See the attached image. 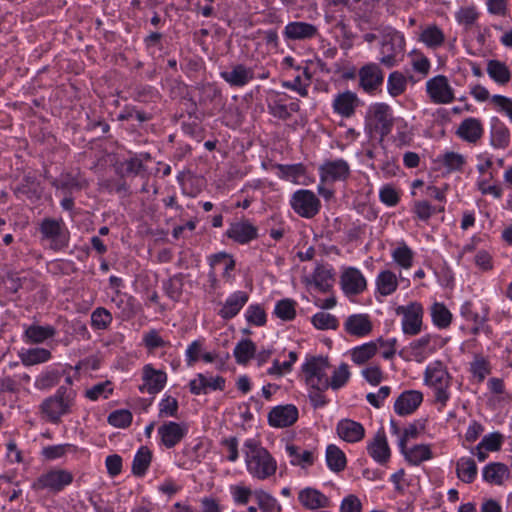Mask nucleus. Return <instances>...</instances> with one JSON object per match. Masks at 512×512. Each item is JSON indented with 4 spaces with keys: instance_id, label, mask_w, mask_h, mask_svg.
Wrapping results in <instances>:
<instances>
[{
    "instance_id": "obj_10",
    "label": "nucleus",
    "mask_w": 512,
    "mask_h": 512,
    "mask_svg": "<svg viewBox=\"0 0 512 512\" xmlns=\"http://www.w3.org/2000/svg\"><path fill=\"white\" fill-rule=\"evenodd\" d=\"M289 204L298 216L305 219L315 217L321 209L319 198L313 191L308 189L296 190L291 195Z\"/></svg>"
},
{
    "instance_id": "obj_41",
    "label": "nucleus",
    "mask_w": 512,
    "mask_h": 512,
    "mask_svg": "<svg viewBox=\"0 0 512 512\" xmlns=\"http://www.w3.org/2000/svg\"><path fill=\"white\" fill-rule=\"evenodd\" d=\"M152 460V452L149 448L142 446L136 453L132 463L134 475L142 477L146 474Z\"/></svg>"
},
{
    "instance_id": "obj_59",
    "label": "nucleus",
    "mask_w": 512,
    "mask_h": 512,
    "mask_svg": "<svg viewBox=\"0 0 512 512\" xmlns=\"http://www.w3.org/2000/svg\"><path fill=\"white\" fill-rule=\"evenodd\" d=\"M470 371L479 382H482L491 372L490 363L483 356H476L470 364Z\"/></svg>"
},
{
    "instance_id": "obj_6",
    "label": "nucleus",
    "mask_w": 512,
    "mask_h": 512,
    "mask_svg": "<svg viewBox=\"0 0 512 512\" xmlns=\"http://www.w3.org/2000/svg\"><path fill=\"white\" fill-rule=\"evenodd\" d=\"M41 242L53 251L68 247L70 233L62 220L46 218L40 224Z\"/></svg>"
},
{
    "instance_id": "obj_35",
    "label": "nucleus",
    "mask_w": 512,
    "mask_h": 512,
    "mask_svg": "<svg viewBox=\"0 0 512 512\" xmlns=\"http://www.w3.org/2000/svg\"><path fill=\"white\" fill-rule=\"evenodd\" d=\"M415 253L405 241H399L391 250L393 262L403 270H409L413 266Z\"/></svg>"
},
{
    "instance_id": "obj_19",
    "label": "nucleus",
    "mask_w": 512,
    "mask_h": 512,
    "mask_svg": "<svg viewBox=\"0 0 512 512\" xmlns=\"http://www.w3.org/2000/svg\"><path fill=\"white\" fill-rule=\"evenodd\" d=\"M484 131V125L481 119L467 117L459 123L455 135L468 144L476 145L483 138Z\"/></svg>"
},
{
    "instance_id": "obj_48",
    "label": "nucleus",
    "mask_w": 512,
    "mask_h": 512,
    "mask_svg": "<svg viewBox=\"0 0 512 512\" xmlns=\"http://www.w3.org/2000/svg\"><path fill=\"white\" fill-rule=\"evenodd\" d=\"M431 317L435 326L447 328L451 324L452 314L443 303H434L431 306Z\"/></svg>"
},
{
    "instance_id": "obj_27",
    "label": "nucleus",
    "mask_w": 512,
    "mask_h": 512,
    "mask_svg": "<svg viewBox=\"0 0 512 512\" xmlns=\"http://www.w3.org/2000/svg\"><path fill=\"white\" fill-rule=\"evenodd\" d=\"M189 388L194 395L206 394L209 390L222 391L225 388V379L221 376L208 377L199 373L189 382Z\"/></svg>"
},
{
    "instance_id": "obj_30",
    "label": "nucleus",
    "mask_w": 512,
    "mask_h": 512,
    "mask_svg": "<svg viewBox=\"0 0 512 512\" xmlns=\"http://www.w3.org/2000/svg\"><path fill=\"white\" fill-rule=\"evenodd\" d=\"M226 234L240 244H247L258 237V229L249 221H239L231 224Z\"/></svg>"
},
{
    "instance_id": "obj_46",
    "label": "nucleus",
    "mask_w": 512,
    "mask_h": 512,
    "mask_svg": "<svg viewBox=\"0 0 512 512\" xmlns=\"http://www.w3.org/2000/svg\"><path fill=\"white\" fill-rule=\"evenodd\" d=\"M304 78L300 75L290 81H284L282 87L297 92L301 97L308 96V87L311 81V74L307 68L303 71Z\"/></svg>"
},
{
    "instance_id": "obj_21",
    "label": "nucleus",
    "mask_w": 512,
    "mask_h": 512,
    "mask_svg": "<svg viewBox=\"0 0 512 512\" xmlns=\"http://www.w3.org/2000/svg\"><path fill=\"white\" fill-rule=\"evenodd\" d=\"M367 452L380 465H385L389 461L391 450L383 428L379 429L367 443Z\"/></svg>"
},
{
    "instance_id": "obj_18",
    "label": "nucleus",
    "mask_w": 512,
    "mask_h": 512,
    "mask_svg": "<svg viewBox=\"0 0 512 512\" xmlns=\"http://www.w3.org/2000/svg\"><path fill=\"white\" fill-rule=\"evenodd\" d=\"M157 432L160 443L167 449H171L185 438L188 427L185 423L167 421L158 427Z\"/></svg>"
},
{
    "instance_id": "obj_12",
    "label": "nucleus",
    "mask_w": 512,
    "mask_h": 512,
    "mask_svg": "<svg viewBox=\"0 0 512 512\" xmlns=\"http://www.w3.org/2000/svg\"><path fill=\"white\" fill-rule=\"evenodd\" d=\"M426 94L434 104L447 105L455 100L454 89L445 75H436L425 84Z\"/></svg>"
},
{
    "instance_id": "obj_26",
    "label": "nucleus",
    "mask_w": 512,
    "mask_h": 512,
    "mask_svg": "<svg viewBox=\"0 0 512 512\" xmlns=\"http://www.w3.org/2000/svg\"><path fill=\"white\" fill-rule=\"evenodd\" d=\"M347 334L355 337H365L373 329V324L368 314H352L346 318L343 324Z\"/></svg>"
},
{
    "instance_id": "obj_24",
    "label": "nucleus",
    "mask_w": 512,
    "mask_h": 512,
    "mask_svg": "<svg viewBox=\"0 0 512 512\" xmlns=\"http://www.w3.org/2000/svg\"><path fill=\"white\" fill-rule=\"evenodd\" d=\"M282 33L286 40L305 41L315 38L318 35V28L308 22L293 21L284 27Z\"/></svg>"
},
{
    "instance_id": "obj_3",
    "label": "nucleus",
    "mask_w": 512,
    "mask_h": 512,
    "mask_svg": "<svg viewBox=\"0 0 512 512\" xmlns=\"http://www.w3.org/2000/svg\"><path fill=\"white\" fill-rule=\"evenodd\" d=\"M451 380L447 367L439 360L428 364L424 371V383L433 390L435 401L442 407L450 399Z\"/></svg>"
},
{
    "instance_id": "obj_56",
    "label": "nucleus",
    "mask_w": 512,
    "mask_h": 512,
    "mask_svg": "<svg viewBox=\"0 0 512 512\" xmlns=\"http://www.w3.org/2000/svg\"><path fill=\"white\" fill-rule=\"evenodd\" d=\"M311 322L318 330L336 329L338 327L337 318L327 312H318L311 318Z\"/></svg>"
},
{
    "instance_id": "obj_64",
    "label": "nucleus",
    "mask_w": 512,
    "mask_h": 512,
    "mask_svg": "<svg viewBox=\"0 0 512 512\" xmlns=\"http://www.w3.org/2000/svg\"><path fill=\"white\" fill-rule=\"evenodd\" d=\"M490 101L495 110L505 114L510 122H512V98L504 95H493Z\"/></svg>"
},
{
    "instance_id": "obj_1",
    "label": "nucleus",
    "mask_w": 512,
    "mask_h": 512,
    "mask_svg": "<svg viewBox=\"0 0 512 512\" xmlns=\"http://www.w3.org/2000/svg\"><path fill=\"white\" fill-rule=\"evenodd\" d=\"M247 472L257 480H266L277 471V461L255 439H247L243 444Z\"/></svg>"
},
{
    "instance_id": "obj_47",
    "label": "nucleus",
    "mask_w": 512,
    "mask_h": 512,
    "mask_svg": "<svg viewBox=\"0 0 512 512\" xmlns=\"http://www.w3.org/2000/svg\"><path fill=\"white\" fill-rule=\"evenodd\" d=\"M256 353V346L250 339H243L237 343L233 354L239 364H246Z\"/></svg>"
},
{
    "instance_id": "obj_5",
    "label": "nucleus",
    "mask_w": 512,
    "mask_h": 512,
    "mask_svg": "<svg viewBox=\"0 0 512 512\" xmlns=\"http://www.w3.org/2000/svg\"><path fill=\"white\" fill-rule=\"evenodd\" d=\"M365 122L369 133L378 135L382 140L391 132L394 123L390 106L385 103L370 105L366 113Z\"/></svg>"
},
{
    "instance_id": "obj_38",
    "label": "nucleus",
    "mask_w": 512,
    "mask_h": 512,
    "mask_svg": "<svg viewBox=\"0 0 512 512\" xmlns=\"http://www.w3.org/2000/svg\"><path fill=\"white\" fill-rule=\"evenodd\" d=\"M486 71L489 77L498 85L504 86L511 80V72L508 66L502 61L495 59L488 60Z\"/></svg>"
},
{
    "instance_id": "obj_50",
    "label": "nucleus",
    "mask_w": 512,
    "mask_h": 512,
    "mask_svg": "<svg viewBox=\"0 0 512 512\" xmlns=\"http://www.w3.org/2000/svg\"><path fill=\"white\" fill-rule=\"evenodd\" d=\"M112 321V314L104 307H98L91 313V327L94 330H106Z\"/></svg>"
},
{
    "instance_id": "obj_13",
    "label": "nucleus",
    "mask_w": 512,
    "mask_h": 512,
    "mask_svg": "<svg viewBox=\"0 0 512 512\" xmlns=\"http://www.w3.org/2000/svg\"><path fill=\"white\" fill-rule=\"evenodd\" d=\"M351 173L350 165L342 158L326 160L319 167V177L321 183H333L345 181Z\"/></svg>"
},
{
    "instance_id": "obj_14",
    "label": "nucleus",
    "mask_w": 512,
    "mask_h": 512,
    "mask_svg": "<svg viewBox=\"0 0 512 512\" xmlns=\"http://www.w3.org/2000/svg\"><path fill=\"white\" fill-rule=\"evenodd\" d=\"M340 285L345 295L357 296L367 289V280L358 268L346 267L341 273Z\"/></svg>"
},
{
    "instance_id": "obj_7",
    "label": "nucleus",
    "mask_w": 512,
    "mask_h": 512,
    "mask_svg": "<svg viewBox=\"0 0 512 512\" xmlns=\"http://www.w3.org/2000/svg\"><path fill=\"white\" fill-rule=\"evenodd\" d=\"M437 349V336L426 334L413 340L400 350L399 355L406 361L423 363Z\"/></svg>"
},
{
    "instance_id": "obj_43",
    "label": "nucleus",
    "mask_w": 512,
    "mask_h": 512,
    "mask_svg": "<svg viewBox=\"0 0 512 512\" xmlns=\"http://www.w3.org/2000/svg\"><path fill=\"white\" fill-rule=\"evenodd\" d=\"M441 163L447 172H462L465 165L467 164V159L464 155L447 151L441 156Z\"/></svg>"
},
{
    "instance_id": "obj_15",
    "label": "nucleus",
    "mask_w": 512,
    "mask_h": 512,
    "mask_svg": "<svg viewBox=\"0 0 512 512\" xmlns=\"http://www.w3.org/2000/svg\"><path fill=\"white\" fill-rule=\"evenodd\" d=\"M167 373L160 369H155L151 364H146L142 368V385L139 390L142 393L155 395L162 391L167 383Z\"/></svg>"
},
{
    "instance_id": "obj_25",
    "label": "nucleus",
    "mask_w": 512,
    "mask_h": 512,
    "mask_svg": "<svg viewBox=\"0 0 512 512\" xmlns=\"http://www.w3.org/2000/svg\"><path fill=\"white\" fill-rule=\"evenodd\" d=\"M417 40L430 50H438L446 43V35L441 27L430 23L420 27Z\"/></svg>"
},
{
    "instance_id": "obj_32",
    "label": "nucleus",
    "mask_w": 512,
    "mask_h": 512,
    "mask_svg": "<svg viewBox=\"0 0 512 512\" xmlns=\"http://www.w3.org/2000/svg\"><path fill=\"white\" fill-rule=\"evenodd\" d=\"M483 479L493 485L502 486L510 477L509 467L501 462L487 464L482 471Z\"/></svg>"
},
{
    "instance_id": "obj_11",
    "label": "nucleus",
    "mask_w": 512,
    "mask_h": 512,
    "mask_svg": "<svg viewBox=\"0 0 512 512\" xmlns=\"http://www.w3.org/2000/svg\"><path fill=\"white\" fill-rule=\"evenodd\" d=\"M74 475L72 472L62 468H51L42 473L34 487L44 489L52 493H59L72 484Z\"/></svg>"
},
{
    "instance_id": "obj_45",
    "label": "nucleus",
    "mask_w": 512,
    "mask_h": 512,
    "mask_svg": "<svg viewBox=\"0 0 512 512\" xmlns=\"http://www.w3.org/2000/svg\"><path fill=\"white\" fill-rule=\"evenodd\" d=\"M377 350V342L371 341L364 343L351 350V358L356 364H364L376 354Z\"/></svg>"
},
{
    "instance_id": "obj_33",
    "label": "nucleus",
    "mask_w": 512,
    "mask_h": 512,
    "mask_svg": "<svg viewBox=\"0 0 512 512\" xmlns=\"http://www.w3.org/2000/svg\"><path fill=\"white\" fill-rule=\"evenodd\" d=\"M376 291L381 296L392 295L399 286V280L395 272L390 269L381 270L375 279Z\"/></svg>"
},
{
    "instance_id": "obj_60",
    "label": "nucleus",
    "mask_w": 512,
    "mask_h": 512,
    "mask_svg": "<svg viewBox=\"0 0 512 512\" xmlns=\"http://www.w3.org/2000/svg\"><path fill=\"white\" fill-rule=\"evenodd\" d=\"M60 371L52 368L41 373L35 382V385L40 389H47L55 386L60 379Z\"/></svg>"
},
{
    "instance_id": "obj_9",
    "label": "nucleus",
    "mask_w": 512,
    "mask_h": 512,
    "mask_svg": "<svg viewBox=\"0 0 512 512\" xmlns=\"http://www.w3.org/2000/svg\"><path fill=\"white\" fill-rule=\"evenodd\" d=\"M330 364L326 357H312L307 359L303 364V372L306 375L307 383L318 391L327 390L328 384V369Z\"/></svg>"
},
{
    "instance_id": "obj_49",
    "label": "nucleus",
    "mask_w": 512,
    "mask_h": 512,
    "mask_svg": "<svg viewBox=\"0 0 512 512\" xmlns=\"http://www.w3.org/2000/svg\"><path fill=\"white\" fill-rule=\"evenodd\" d=\"M407 87L406 77L399 71H394L389 74L387 79V91L393 96L397 97L403 94Z\"/></svg>"
},
{
    "instance_id": "obj_44",
    "label": "nucleus",
    "mask_w": 512,
    "mask_h": 512,
    "mask_svg": "<svg viewBox=\"0 0 512 512\" xmlns=\"http://www.w3.org/2000/svg\"><path fill=\"white\" fill-rule=\"evenodd\" d=\"M326 462L334 472H340L346 467V456L336 445H329L326 449Z\"/></svg>"
},
{
    "instance_id": "obj_62",
    "label": "nucleus",
    "mask_w": 512,
    "mask_h": 512,
    "mask_svg": "<svg viewBox=\"0 0 512 512\" xmlns=\"http://www.w3.org/2000/svg\"><path fill=\"white\" fill-rule=\"evenodd\" d=\"M253 496L262 512H272L277 505V500L264 490H255Z\"/></svg>"
},
{
    "instance_id": "obj_16",
    "label": "nucleus",
    "mask_w": 512,
    "mask_h": 512,
    "mask_svg": "<svg viewBox=\"0 0 512 512\" xmlns=\"http://www.w3.org/2000/svg\"><path fill=\"white\" fill-rule=\"evenodd\" d=\"M220 77L233 88H242L255 78L254 69L241 63L231 64L220 72Z\"/></svg>"
},
{
    "instance_id": "obj_52",
    "label": "nucleus",
    "mask_w": 512,
    "mask_h": 512,
    "mask_svg": "<svg viewBox=\"0 0 512 512\" xmlns=\"http://www.w3.org/2000/svg\"><path fill=\"white\" fill-rule=\"evenodd\" d=\"M210 265H211L212 269H216L217 267H220L223 270V272H222L223 277L230 279V277H231L230 273L235 268V261L228 254L219 253V254H215L212 256Z\"/></svg>"
},
{
    "instance_id": "obj_28",
    "label": "nucleus",
    "mask_w": 512,
    "mask_h": 512,
    "mask_svg": "<svg viewBox=\"0 0 512 512\" xmlns=\"http://www.w3.org/2000/svg\"><path fill=\"white\" fill-rule=\"evenodd\" d=\"M423 401V394L417 390H407L399 395L394 403L395 412L400 415L413 413Z\"/></svg>"
},
{
    "instance_id": "obj_20",
    "label": "nucleus",
    "mask_w": 512,
    "mask_h": 512,
    "mask_svg": "<svg viewBox=\"0 0 512 512\" xmlns=\"http://www.w3.org/2000/svg\"><path fill=\"white\" fill-rule=\"evenodd\" d=\"M361 100L358 95L350 90H345L336 94L332 101L333 112L342 118H351L354 116Z\"/></svg>"
},
{
    "instance_id": "obj_42",
    "label": "nucleus",
    "mask_w": 512,
    "mask_h": 512,
    "mask_svg": "<svg viewBox=\"0 0 512 512\" xmlns=\"http://www.w3.org/2000/svg\"><path fill=\"white\" fill-rule=\"evenodd\" d=\"M279 176L282 179L291 181L295 184H300V179L306 174V167L302 163L285 165H277Z\"/></svg>"
},
{
    "instance_id": "obj_40",
    "label": "nucleus",
    "mask_w": 512,
    "mask_h": 512,
    "mask_svg": "<svg viewBox=\"0 0 512 512\" xmlns=\"http://www.w3.org/2000/svg\"><path fill=\"white\" fill-rule=\"evenodd\" d=\"M456 474L464 483H472L477 476V465L470 457H462L456 463Z\"/></svg>"
},
{
    "instance_id": "obj_2",
    "label": "nucleus",
    "mask_w": 512,
    "mask_h": 512,
    "mask_svg": "<svg viewBox=\"0 0 512 512\" xmlns=\"http://www.w3.org/2000/svg\"><path fill=\"white\" fill-rule=\"evenodd\" d=\"M380 33L379 61L387 68L398 65L404 57L406 41L404 35L390 26L378 29Z\"/></svg>"
},
{
    "instance_id": "obj_63",
    "label": "nucleus",
    "mask_w": 512,
    "mask_h": 512,
    "mask_svg": "<svg viewBox=\"0 0 512 512\" xmlns=\"http://www.w3.org/2000/svg\"><path fill=\"white\" fill-rule=\"evenodd\" d=\"M132 414L129 410L120 409L108 416V423L117 428H126L132 422Z\"/></svg>"
},
{
    "instance_id": "obj_23",
    "label": "nucleus",
    "mask_w": 512,
    "mask_h": 512,
    "mask_svg": "<svg viewBox=\"0 0 512 512\" xmlns=\"http://www.w3.org/2000/svg\"><path fill=\"white\" fill-rule=\"evenodd\" d=\"M298 415V409L295 405H279L269 412L268 422L272 427H289L297 421Z\"/></svg>"
},
{
    "instance_id": "obj_37",
    "label": "nucleus",
    "mask_w": 512,
    "mask_h": 512,
    "mask_svg": "<svg viewBox=\"0 0 512 512\" xmlns=\"http://www.w3.org/2000/svg\"><path fill=\"white\" fill-rule=\"evenodd\" d=\"M400 451L411 465H419L423 461L432 458V451L429 445L420 444L407 448L404 443H399Z\"/></svg>"
},
{
    "instance_id": "obj_36",
    "label": "nucleus",
    "mask_w": 512,
    "mask_h": 512,
    "mask_svg": "<svg viewBox=\"0 0 512 512\" xmlns=\"http://www.w3.org/2000/svg\"><path fill=\"white\" fill-rule=\"evenodd\" d=\"M19 272H7L0 275V284L10 293H17L20 289L29 290L32 286V279L22 276Z\"/></svg>"
},
{
    "instance_id": "obj_17",
    "label": "nucleus",
    "mask_w": 512,
    "mask_h": 512,
    "mask_svg": "<svg viewBox=\"0 0 512 512\" xmlns=\"http://www.w3.org/2000/svg\"><path fill=\"white\" fill-rule=\"evenodd\" d=\"M359 86L369 94L379 90L384 81V73L377 63L370 62L358 72Z\"/></svg>"
},
{
    "instance_id": "obj_34",
    "label": "nucleus",
    "mask_w": 512,
    "mask_h": 512,
    "mask_svg": "<svg viewBox=\"0 0 512 512\" xmlns=\"http://www.w3.org/2000/svg\"><path fill=\"white\" fill-rule=\"evenodd\" d=\"M285 449L286 453L290 458V464L293 466H299L303 469L312 466L317 457L315 451L303 450L300 447L293 444L286 445Z\"/></svg>"
},
{
    "instance_id": "obj_55",
    "label": "nucleus",
    "mask_w": 512,
    "mask_h": 512,
    "mask_svg": "<svg viewBox=\"0 0 512 512\" xmlns=\"http://www.w3.org/2000/svg\"><path fill=\"white\" fill-rule=\"evenodd\" d=\"M143 344L149 352H154L158 348L170 346V342L165 340L156 329H151L143 334Z\"/></svg>"
},
{
    "instance_id": "obj_54",
    "label": "nucleus",
    "mask_w": 512,
    "mask_h": 512,
    "mask_svg": "<svg viewBox=\"0 0 512 512\" xmlns=\"http://www.w3.org/2000/svg\"><path fill=\"white\" fill-rule=\"evenodd\" d=\"M245 319L250 325L264 326L267 321V316L261 304H251L245 311Z\"/></svg>"
},
{
    "instance_id": "obj_58",
    "label": "nucleus",
    "mask_w": 512,
    "mask_h": 512,
    "mask_svg": "<svg viewBox=\"0 0 512 512\" xmlns=\"http://www.w3.org/2000/svg\"><path fill=\"white\" fill-rule=\"evenodd\" d=\"M113 392L112 383L110 381L100 382L87 389L85 395L92 401L100 398L107 399Z\"/></svg>"
},
{
    "instance_id": "obj_53",
    "label": "nucleus",
    "mask_w": 512,
    "mask_h": 512,
    "mask_svg": "<svg viewBox=\"0 0 512 512\" xmlns=\"http://www.w3.org/2000/svg\"><path fill=\"white\" fill-rule=\"evenodd\" d=\"M491 143L495 148H506L510 143V131L502 123L495 125L491 131Z\"/></svg>"
},
{
    "instance_id": "obj_57",
    "label": "nucleus",
    "mask_w": 512,
    "mask_h": 512,
    "mask_svg": "<svg viewBox=\"0 0 512 512\" xmlns=\"http://www.w3.org/2000/svg\"><path fill=\"white\" fill-rule=\"evenodd\" d=\"M349 378V366L346 363H342L337 369L334 370L331 379L328 378L329 388L338 390L348 382Z\"/></svg>"
},
{
    "instance_id": "obj_4",
    "label": "nucleus",
    "mask_w": 512,
    "mask_h": 512,
    "mask_svg": "<svg viewBox=\"0 0 512 512\" xmlns=\"http://www.w3.org/2000/svg\"><path fill=\"white\" fill-rule=\"evenodd\" d=\"M75 391L64 386L58 388L53 396L46 398L40 405V412L46 420L57 424L61 417L71 412L75 400Z\"/></svg>"
},
{
    "instance_id": "obj_51",
    "label": "nucleus",
    "mask_w": 512,
    "mask_h": 512,
    "mask_svg": "<svg viewBox=\"0 0 512 512\" xmlns=\"http://www.w3.org/2000/svg\"><path fill=\"white\" fill-rule=\"evenodd\" d=\"M274 314L283 321H291L296 316V302L291 299L278 301L274 308Z\"/></svg>"
},
{
    "instance_id": "obj_31",
    "label": "nucleus",
    "mask_w": 512,
    "mask_h": 512,
    "mask_svg": "<svg viewBox=\"0 0 512 512\" xmlns=\"http://www.w3.org/2000/svg\"><path fill=\"white\" fill-rule=\"evenodd\" d=\"M298 501L303 507L309 510L326 508L330 504L329 498L326 495L312 487H306L300 490L298 493Z\"/></svg>"
},
{
    "instance_id": "obj_8",
    "label": "nucleus",
    "mask_w": 512,
    "mask_h": 512,
    "mask_svg": "<svg viewBox=\"0 0 512 512\" xmlns=\"http://www.w3.org/2000/svg\"><path fill=\"white\" fill-rule=\"evenodd\" d=\"M396 314L402 316L401 329L403 334L416 336L422 331L424 308L419 302H410L396 308Z\"/></svg>"
},
{
    "instance_id": "obj_29",
    "label": "nucleus",
    "mask_w": 512,
    "mask_h": 512,
    "mask_svg": "<svg viewBox=\"0 0 512 512\" xmlns=\"http://www.w3.org/2000/svg\"><path fill=\"white\" fill-rule=\"evenodd\" d=\"M337 435L348 443L360 442L365 437V428L359 422L342 419L336 425Z\"/></svg>"
},
{
    "instance_id": "obj_39",
    "label": "nucleus",
    "mask_w": 512,
    "mask_h": 512,
    "mask_svg": "<svg viewBox=\"0 0 512 512\" xmlns=\"http://www.w3.org/2000/svg\"><path fill=\"white\" fill-rule=\"evenodd\" d=\"M334 282L333 269L326 265H318L313 274L312 281L316 289L321 292H327L332 287Z\"/></svg>"
},
{
    "instance_id": "obj_22",
    "label": "nucleus",
    "mask_w": 512,
    "mask_h": 512,
    "mask_svg": "<svg viewBox=\"0 0 512 512\" xmlns=\"http://www.w3.org/2000/svg\"><path fill=\"white\" fill-rule=\"evenodd\" d=\"M248 300L249 294L246 291L237 290L225 299L217 314L223 320H230L239 314Z\"/></svg>"
},
{
    "instance_id": "obj_61",
    "label": "nucleus",
    "mask_w": 512,
    "mask_h": 512,
    "mask_svg": "<svg viewBox=\"0 0 512 512\" xmlns=\"http://www.w3.org/2000/svg\"><path fill=\"white\" fill-rule=\"evenodd\" d=\"M411 65L414 71L426 77L431 69V62L422 52L413 51L411 53Z\"/></svg>"
}]
</instances>
